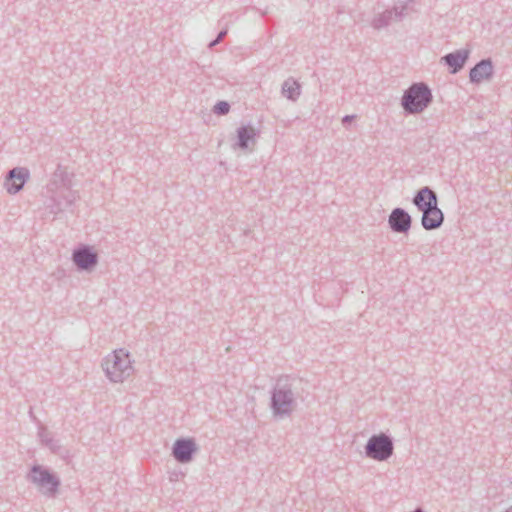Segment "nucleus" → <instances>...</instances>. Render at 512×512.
Masks as SVG:
<instances>
[{
  "instance_id": "nucleus-3",
  "label": "nucleus",
  "mask_w": 512,
  "mask_h": 512,
  "mask_svg": "<svg viewBox=\"0 0 512 512\" xmlns=\"http://www.w3.org/2000/svg\"><path fill=\"white\" fill-rule=\"evenodd\" d=\"M48 191L51 193V198L47 207L55 215L71 207L79 198L77 192L72 190L65 181L62 171H57L54 174L53 180L48 185Z\"/></svg>"
},
{
  "instance_id": "nucleus-6",
  "label": "nucleus",
  "mask_w": 512,
  "mask_h": 512,
  "mask_svg": "<svg viewBox=\"0 0 512 512\" xmlns=\"http://www.w3.org/2000/svg\"><path fill=\"white\" fill-rule=\"evenodd\" d=\"M364 449L367 458L384 462L394 453V441L390 435L384 432L373 434L368 439Z\"/></svg>"
},
{
  "instance_id": "nucleus-7",
  "label": "nucleus",
  "mask_w": 512,
  "mask_h": 512,
  "mask_svg": "<svg viewBox=\"0 0 512 512\" xmlns=\"http://www.w3.org/2000/svg\"><path fill=\"white\" fill-rule=\"evenodd\" d=\"M407 10L408 2L397 3L391 9L376 14L371 21V26L375 30H381L392 23L400 22L407 15Z\"/></svg>"
},
{
  "instance_id": "nucleus-9",
  "label": "nucleus",
  "mask_w": 512,
  "mask_h": 512,
  "mask_svg": "<svg viewBox=\"0 0 512 512\" xmlns=\"http://www.w3.org/2000/svg\"><path fill=\"white\" fill-rule=\"evenodd\" d=\"M198 451V446L193 438H179L172 447V456L179 463H189L194 454Z\"/></svg>"
},
{
  "instance_id": "nucleus-22",
  "label": "nucleus",
  "mask_w": 512,
  "mask_h": 512,
  "mask_svg": "<svg viewBox=\"0 0 512 512\" xmlns=\"http://www.w3.org/2000/svg\"><path fill=\"white\" fill-rule=\"evenodd\" d=\"M177 477H178V474H177V473H173V474L170 476V481H176V480H177Z\"/></svg>"
},
{
  "instance_id": "nucleus-20",
  "label": "nucleus",
  "mask_w": 512,
  "mask_h": 512,
  "mask_svg": "<svg viewBox=\"0 0 512 512\" xmlns=\"http://www.w3.org/2000/svg\"><path fill=\"white\" fill-rule=\"evenodd\" d=\"M226 35H227V30L226 29L220 31L218 33L216 39H214L213 41H211L209 43V48H212V47L216 46L217 44H219Z\"/></svg>"
},
{
  "instance_id": "nucleus-8",
  "label": "nucleus",
  "mask_w": 512,
  "mask_h": 512,
  "mask_svg": "<svg viewBox=\"0 0 512 512\" xmlns=\"http://www.w3.org/2000/svg\"><path fill=\"white\" fill-rule=\"evenodd\" d=\"M72 261L79 271L91 272L98 264V254L88 245L73 250Z\"/></svg>"
},
{
  "instance_id": "nucleus-2",
  "label": "nucleus",
  "mask_w": 512,
  "mask_h": 512,
  "mask_svg": "<svg viewBox=\"0 0 512 512\" xmlns=\"http://www.w3.org/2000/svg\"><path fill=\"white\" fill-rule=\"evenodd\" d=\"M133 362L129 351L119 348L103 358L101 368L110 382L123 383L134 373Z\"/></svg>"
},
{
  "instance_id": "nucleus-10",
  "label": "nucleus",
  "mask_w": 512,
  "mask_h": 512,
  "mask_svg": "<svg viewBox=\"0 0 512 512\" xmlns=\"http://www.w3.org/2000/svg\"><path fill=\"white\" fill-rule=\"evenodd\" d=\"M390 229L399 234H406L411 228L412 218L403 208L397 207L392 210L388 218Z\"/></svg>"
},
{
  "instance_id": "nucleus-23",
  "label": "nucleus",
  "mask_w": 512,
  "mask_h": 512,
  "mask_svg": "<svg viewBox=\"0 0 512 512\" xmlns=\"http://www.w3.org/2000/svg\"><path fill=\"white\" fill-rule=\"evenodd\" d=\"M29 414H30V416H31L34 420L36 419V417L33 415V411H32V409H30Z\"/></svg>"
},
{
  "instance_id": "nucleus-1",
  "label": "nucleus",
  "mask_w": 512,
  "mask_h": 512,
  "mask_svg": "<svg viewBox=\"0 0 512 512\" xmlns=\"http://www.w3.org/2000/svg\"><path fill=\"white\" fill-rule=\"evenodd\" d=\"M307 383L298 377L281 376L272 391L270 408L274 417L290 416L297 407V400H303Z\"/></svg>"
},
{
  "instance_id": "nucleus-12",
  "label": "nucleus",
  "mask_w": 512,
  "mask_h": 512,
  "mask_svg": "<svg viewBox=\"0 0 512 512\" xmlns=\"http://www.w3.org/2000/svg\"><path fill=\"white\" fill-rule=\"evenodd\" d=\"M444 214L438 207V202L433 206H428L427 210L422 212L421 225L425 230H436L442 226Z\"/></svg>"
},
{
  "instance_id": "nucleus-21",
  "label": "nucleus",
  "mask_w": 512,
  "mask_h": 512,
  "mask_svg": "<svg viewBox=\"0 0 512 512\" xmlns=\"http://www.w3.org/2000/svg\"><path fill=\"white\" fill-rule=\"evenodd\" d=\"M355 118V115H345L342 118V123L345 125L346 123H350Z\"/></svg>"
},
{
  "instance_id": "nucleus-17",
  "label": "nucleus",
  "mask_w": 512,
  "mask_h": 512,
  "mask_svg": "<svg viewBox=\"0 0 512 512\" xmlns=\"http://www.w3.org/2000/svg\"><path fill=\"white\" fill-rule=\"evenodd\" d=\"M38 436L41 443L46 445L52 452L57 453L60 451V442L52 437V434L48 431L47 428L41 426L38 431Z\"/></svg>"
},
{
  "instance_id": "nucleus-18",
  "label": "nucleus",
  "mask_w": 512,
  "mask_h": 512,
  "mask_svg": "<svg viewBox=\"0 0 512 512\" xmlns=\"http://www.w3.org/2000/svg\"><path fill=\"white\" fill-rule=\"evenodd\" d=\"M282 94L289 100L295 101L300 96V84L290 78L282 84Z\"/></svg>"
},
{
  "instance_id": "nucleus-11",
  "label": "nucleus",
  "mask_w": 512,
  "mask_h": 512,
  "mask_svg": "<svg viewBox=\"0 0 512 512\" xmlns=\"http://www.w3.org/2000/svg\"><path fill=\"white\" fill-rule=\"evenodd\" d=\"M29 170L25 167H15L11 169L5 181V187L10 194L18 193L29 179Z\"/></svg>"
},
{
  "instance_id": "nucleus-25",
  "label": "nucleus",
  "mask_w": 512,
  "mask_h": 512,
  "mask_svg": "<svg viewBox=\"0 0 512 512\" xmlns=\"http://www.w3.org/2000/svg\"><path fill=\"white\" fill-rule=\"evenodd\" d=\"M505 512H510L509 509H507Z\"/></svg>"
},
{
  "instance_id": "nucleus-19",
  "label": "nucleus",
  "mask_w": 512,
  "mask_h": 512,
  "mask_svg": "<svg viewBox=\"0 0 512 512\" xmlns=\"http://www.w3.org/2000/svg\"><path fill=\"white\" fill-rule=\"evenodd\" d=\"M230 111V104L227 101H219L213 107V112L217 115L223 116Z\"/></svg>"
},
{
  "instance_id": "nucleus-13",
  "label": "nucleus",
  "mask_w": 512,
  "mask_h": 512,
  "mask_svg": "<svg viewBox=\"0 0 512 512\" xmlns=\"http://www.w3.org/2000/svg\"><path fill=\"white\" fill-rule=\"evenodd\" d=\"M494 73V67L491 59H482L469 73V79L472 83L479 84L482 81L490 80Z\"/></svg>"
},
{
  "instance_id": "nucleus-24",
  "label": "nucleus",
  "mask_w": 512,
  "mask_h": 512,
  "mask_svg": "<svg viewBox=\"0 0 512 512\" xmlns=\"http://www.w3.org/2000/svg\"><path fill=\"white\" fill-rule=\"evenodd\" d=\"M508 509H509L510 512H512V506H510Z\"/></svg>"
},
{
  "instance_id": "nucleus-4",
  "label": "nucleus",
  "mask_w": 512,
  "mask_h": 512,
  "mask_svg": "<svg viewBox=\"0 0 512 512\" xmlns=\"http://www.w3.org/2000/svg\"><path fill=\"white\" fill-rule=\"evenodd\" d=\"M433 101L432 91L424 82L411 84L403 93L401 106L408 114L422 113Z\"/></svg>"
},
{
  "instance_id": "nucleus-15",
  "label": "nucleus",
  "mask_w": 512,
  "mask_h": 512,
  "mask_svg": "<svg viewBox=\"0 0 512 512\" xmlns=\"http://www.w3.org/2000/svg\"><path fill=\"white\" fill-rule=\"evenodd\" d=\"M413 204L421 212L427 210V207L433 206L438 202L437 194L428 186H425L417 191L412 199Z\"/></svg>"
},
{
  "instance_id": "nucleus-14",
  "label": "nucleus",
  "mask_w": 512,
  "mask_h": 512,
  "mask_svg": "<svg viewBox=\"0 0 512 512\" xmlns=\"http://www.w3.org/2000/svg\"><path fill=\"white\" fill-rule=\"evenodd\" d=\"M470 51L468 49H460L455 52L448 53L441 58V62L450 68V73L459 72L469 58Z\"/></svg>"
},
{
  "instance_id": "nucleus-16",
  "label": "nucleus",
  "mask_w": 512,
  "mask_h": 512,
  "mask_svg": "<svg viewBox=\"0 0 512 512\" xmlns=\"http://www.w3.org/2000/svg\"><path fill=\"white\" fill-rule=\"evenodd\" d=\"M257 135L258 132L253 126H241L237 129V142L234 146L242 150H246L249 147V142H252L253 144L256 142Z\"/></svg>"
},
{
  "instance_id": "nucleus-5",
  "label": "nucleus",
  "mask_w": 512,
  "mask_h": 512,
  "mask_svg": "<svg viewBox=\"0 0 512 512\" xmlns=\"http://www.w3.org/2000/svg\"><path fill=\"white\" fill-rule=\"evenodd\" d=\"M28 481L34 484L39 491L49 498H54L60 487V479L47 468L33 465L27 475Z\"/></svg>"
}]
</instances>
